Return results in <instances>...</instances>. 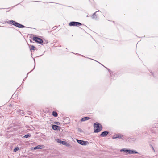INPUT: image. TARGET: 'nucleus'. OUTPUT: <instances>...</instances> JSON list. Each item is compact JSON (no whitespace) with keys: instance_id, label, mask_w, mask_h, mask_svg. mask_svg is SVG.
<instances>
[{"instance_id":"obj_1","label":"nucleus","mask_w":158,"mask_h":158,"mask_svg":"<svg viewBox=\"0 0 158 158\" xmlns=\"http://www.w3.org/2000/svg\"><path fill=\"white\" fill-rule=\"evenodd\" d=\"M120 151L122 153H124L125 155L128 154L137 153L138 152L135 150H132L130 149H127L126 148H122L120 150Z\"/></svg>"},{"instance_id":"obj_2","label":"nucleus","mask_w":158,"mask_h":158,"mask_svg":"<svg viewBox=\"0 0 158 158\" xmlns=\"http://www.w3.org/2000/svg\"><path fill=\"white\" fill-rule=\"evenodd\" d=\"M56 141L58 143L62 144L68 148L71 147V145L69 143L64 140H62L60 139H56Z\"/></svg>"},{"instance_id":"obj_3","label":"nucleus","mask_w":158,"mask_h":158,"mask_svg":"<svg viewBox=\"0 0 158 158\" xmlns=\"http://www.w3.org/2000/svg\"><path fill=\"white\" fill-rule=\"evenodd\" d=\"M94 132L98 133L102 129L101 125L98 123H95L94 124Z\"/></svg>"},{"instance_id":"obj_4","label":"nucleus","mask_w":158,"mask_h":158,"mask_svg":"<svg viewBox=\"0 0 158 158\" xmlns=\"http://www.w3.org/2000/svg\"><path fill=\"white\" fill-rule=\"evenodd\" d=\"M76 141L79 144L82 146H85L88 145L89 144V142L87 141H84V140L77 139H76Z\"/></svg>"},{"instance_id":"obj_5","label":"nucleus","mask_w":158,"mask_h":158,"mask_svg":"<svg viewBox=\"0 0 158 158\" xmlns=\"http://www.w3.org/2000/svg\"><path fill=\"white\" fill-rule=\"evenodd\" d=\"M9 23L11 24H13L21 28L23 27V26L22 25L18 23L15 22L13 21H10Z\"/></svg>"},{"instance_id":"obj_6","label":"nucleus","mask_w":158,"mask_h":158,"mask_svg":"<svg viewBox=\"0 0 158 158\" xmlns=\"http://www.w3.org/2000/svg\"><path fill=\"white\" fill-rule=\"evenodd\" d=\"M44 148V146L43 145H38L36 147L31 148V150H36L37 149H40Z\"/></svg>"},{"instance_id":"obj_7","label":"nucleus","mask_w":158,"mask_h":158,"mask_svg":"<svg viewBox=\"0 0 158 158\" xmlns=\"http://www.w3.org/2000/svg\"><path fill=\"white\" fill-rule=\"evenodd\" d=\"M33 40L35 41L40 44H41L43 42V41L41 39L37 37H33Z\"/></svg>"},{"instance_id":"obj_8","label":"nucleus","mask_w":158,"mask_h":158,"mask_svg":"<svg viewBox=\"0 0 158 158\" xmlns=\"http://www.w3.org/2000/svg\"><path fill=\"white\" fill-rule=\"evenodd\" d=\"M78 25H81V23L77 22H70L69 23V25L70 26H77Z\"/></svg>"},{"instance_id":"obj_9","label":"nucleus","mask_w":158,"mask_h":158,"mask_svg":"<svg viewBox=\"0 0 158 158\" xmlns=\"http://www.w3.org/2000/svg\"><path fill=\"white\" fill-rule=\"evenodd\" d=\"M58 127H59L56 125H54L52 126V128L53 130H57V129Z\"/></svg>"},{"instance_id":"obj_10","label":"nucleus","mask_w":158,"mask_h":158,"mask_svg":"<svg viewBox=\"0 0 158 158\" xmlns=\"http://www.w3.org/2000/svg\"><path fill=\"white\" fill-rule=\"evenodd\" d=\"M108 133L107 131H104L102 133L101 135L102 136H105L107 135Z\"/></svg>"},{"instance_id":"obj_11","label":"nucleus","mask_w":158,"mask_h":158,"mask_svg":"<svg viewBox=\"0 0 158 158\" xmlns=\"http://www.w3.org/2000/svg\"><path fill=\"white\" fill-rule=\"evenodd\" d=\"M89 119V117H84L82 118V119H81V121H84L86 120H88Z\"/></svg>"},{"instance_id":"obj_12","label":"nucleus","mask_w":158,"mask_h":158,"mask_svg":"<svg viewBox=\"0 0 158 158\" xmlns=\"http://www.w3.org/2000/svg\"><path fill=\"white\" fill-rule=\"evenodd\" d=\"M52 115L53 116H54L55 117H57V113L56 112H55V111H53L52 112Z\"/></svg>"},{"instance_id":"obj_13","label":"nucleus","mask_w":158,"mask_h":158,"mask_svg":"<svg viewBox=\"0 0 158 158\" xmlns=\"http://www.w3.org/2000/svg\"><path fill=\"white\" fill-rule=\"evenodd\" d=\"M19 149V148L18 147H15L14 149V152H16L18 151Z\"/></svg>"},{"instance_id":"obj_14","label":"nucleus","mask_w":158,"mask_h":158,"mask_svg":"<svg viewBox=\"0 0 158 158\" xmlns=\"http://www.w3.org/2000/svg\"><path fill=\"white\" fill-rule=\"evenodd\" d=\"M35 48L33 46H31V50H35Z\"/></svg>"},{"instance_id":"obj_15","label":"nucleus","mask_w":158,"mask_h":158,"mask_svg":"<svg viewBox=\"0 0 158 158\" xmlns=\"http://www.w3.org/2000/svg\"><path fill=\"white\" fill-rule=\"evenodd\" d=\"M28 136H29L28 135H24V137L25 138H27L28 137Z\"/></svg>"},{"instance_id":"obj_16","label":"nucleus","mask_w":158,"mask_h":158,"mask_svg":"<svg viewBox=\"0 0 158 158\" xmlns=\"http://www.w3.org/2000/svg\"><path fill=\"white\" fill-rule=\"evenodd\" d=\"M116 138L115 137H113V138H114H114Z\"/></svg>"}]
</instances>
